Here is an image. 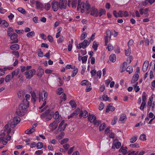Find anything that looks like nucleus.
Here are the masks:
<instances>
[{"instance_id":"9","label":"nucleus","mask_w":155,"mask_h":155,"mask_svg":"<svg viewBox=\"0 0 155 155\" xmlns=\"http://www.w3.org/2000/svg\"><path fill=\"white\" fill-rule=\"evenodd\" d=\"M59 122V121L55 120L50 124L49 126L52 128V130H54L57 127L58 124Z\"/></svg>"},{"instance_id":"31","label":"nucleus","mask_w":155,"mask_h":155,"mask_svg":"<svg viewBox=\"0 0 155 155\" xmlns=\"http://www.w3.org/2000/svg\"><path fill=\"white\" fill-rule=\"evenodd\" d=\"M91 83H88L87 84V87L86 89V92H88L90 91L92 89L91 87Z\"/></svg>"},{"instance_id":"14","label":"nucleus","mask_w":155,"mask_h":155,"mask_svg":"<svg viewBox=\"0 0 155 155\" xmlns=\"http://www.w3.org/2000/svg\"><path fill=\"white\" fill-rule=\"evenodd\" d=\"M64 121L63 120L59 124L58 129L60 131H64L65 129L66 125L64 124Z\"/></svg>"},{"instance_id":"47","label":"nucleus","mask_w":155,"mask_h":155,"mask_svg":"<svg viewBox=\"0 0 155 155\" xmlns=\"http://www.w3.org/2000/svg\"><path fill=\"white\" fill-rule=\"evenodd\" d=\"M59 117V114L58 111H56L54 114L53 117L54 119H57Z\"/></svg>"},{"instance_id":"62","label":"nucleus","mask_w":155,"mask_h":155,"mask_svg":"<svg viewBox=\"0 0 155 155\" xmlns=\"http://www.w3.org/2000/svg\"><path fill=\"white\" fill-rule=\"evenodd\" d=\"M105 124L104 123H103V124H101L99 127V130L100 131L103 130L105 127Z\"/></svg>"},{"instance_id":"56","label":"nucleus","mask_w":155,"mask_h":155,"mask_svg":"<svg viewBox=\"0 0 155 155\" xmlns=\"http://www.w3.org/2000/svg\"><path fill=\"white\" fill-rule=\"evenodd\" d=\"M107 36L105 37H111V32L109 30H107L106 31Z\"/></svg>"},{"instance_id":"18","label":"nucleus","mask_w":155,"mask_h":155,"mask_svg":"<svg viewBox=\"0 0 155 155\" xmlns=\"http://www.w3.org/2000/svg\"><path fill=\"white\" fill-rule=\"evenodd\" d=\"M50 112V110L49 109H47L45 112L43 113L41 115V118H43L46 117L49 115H50L51 114H49Z\"/></svg>"},{"instance_id":"46","label":"nucleus","mask_w":155,"mask_h":155,"mask_svg":"<svg viewBox=\"0 0 155 155\" xmlns=\"http://www.w3.org/2000/svg\"><path fill=\"white\" fill-rule=\"evenodd\" d=\"M93 123H94V124L97 126H98L101 123V121L100 120H97L96 119H95Z\"/></svg>"},{"instance_id":"35","label":"nucleus","mask_w":155,"mask_h":155,"mask_svg":"<svg viewBox=\"0 0 155 155\" xmlns=\"http://www.w3.org/2000/svg\"><path fill=\"white\" fill-rule=\"evenodd\" d=\"M69 104L72 108H75L76 107V104L73 101L71 100L70 101Z\"/></svg>"},{"instance_id":"50","label":"nucleus","mask_w":155,"mask_h":155,"mask_svg":"<svg viewBox=\"0 0 155 155\" xmlns=\"http://www.w3.org/2000/svg\"><path fill=\"white\" fill-rule=\"evenodd\" d=\"M137 84H138V82L136 83V84L134 85V88L136 89L135 90V92H138L140 90V88L138 86H137Z\"/></svg>"},{"instance_id":"39","label":"nucleus","mask_w":155,"mask_h":155,"mask_svg":"<svg viewBox=\"0 0 155 155\" xmlns=\"http://www.w3.org/2000/svg\"><path fill=\"white\" fill-rule=\"evenodd\" d=\"M25 97L26 98V99H24L23 100V102H26V101L27 102H29L28 101V100H30V95L29 94H27L25 96Z\"/></svg>"},{"instance_id":"48","label":"nucleus","mask_w":155,"mask_h":155,"mask_svg":"<svg viewBox=\"0 0 155 155\" xmlns=\"http://www.w3.org/2000/svg\"><path fill=\"white\" fill-rule=\"evenodd\" d=\"M92 47L94 49V50L95 51L97 50L98 46L96 41H94Z\"/></svg>"},{"instance_id":"29","label":"nucleus","mask_w":155,"mask_h":155,"mask_svg":"<svg viewBox=\"0 0 155 155\" xmlns=\"http://www.w3.org/2000/svg\"><path fill=\"white\" fill-rule=\"evenodd\" d=\"M35 35V33L34 31H30L27 33V36L28 38H32Z\"/></svg>"},{"instance_id":"26","label":"nucleus","mask_w":155,"mask_h":155,"mask_svg":"<svg viewBox=\"0 0 155 155\" xmlns=\"http://www.w3.org/2000/svg\"><path fill=\"white\" fill-rule=\"evenodd\" d=\"M19 45L17 44H14L10 46V48L13 50H17L19 49Z\"/></svg>"},{"instance_id":"17","label":"nucleus","mask_w":155,"mask_h":155,"mask_svg":"<svg viewBox=\"0 0 155 155\" xmlns=\"http://www.w3.org/2000/svg\"><path fill=\"white\" fill-rule=\"evenodd\" d=\"M149 62L147 61H146L144 62L142 68L143 71V72H146L148 67Z\"/></svg>"},{"instance_id":"38","label":"nucleus","mask_w":155,"mask_h":155,"mask_svg":"<svg viewBox=\"0 0 155 155\" xmlns=\"http://www.w3.org/2000/svg\"><path fill=\"white\" fill-rule=\"evenodd\" d=\"M127 66V63L126 62H124L123 64V66L122 67V69L121 72L122 73L124 72L126 69V67Z\"/></svg>"},{"instance_id":"16","label":"nucleus","mask_w":155,"mask_h":155,"mask_svg":"<svg viewBox=\"0 0 155 155\" xmlns=\"http://www.w3.org/2000/svg\"><path fill=\"white\" fill-rule=\"evenodd\" d=\"M127 119V117L126 115L124 114H121L120 116L119 119L120 123V124L124 123Z\"/></svg>"},{"instance_id":"53","label":"nucleus","mask_w":155,"mask_h":155,"mask_svg":"<svg viewBox=\"0 0 155 155\" xmlns=\"http://www.w3.org/2000/svg\"><path fill=\"white\" fill-rule=\"evenodd\" d=\"M18 11L23 14H25L26 13L25 10L22 8H18Z\"/></svg>"},{"instance_id":"49","label":"nucleus","mask_w":155,"mask_h":155,"mask_svg":"<svg viewBox=\"0 0 155 155\" xmlns=\"http://www.w3.org/2000/svg\"><path fill=\"white\" fill-rule=\"evenodd\" d=\"M12 53L14 55L15 57L18 58L19 56V52L18 51H13Z\"/></svg>"},{"instance_id":"44","label":"nucleus","mask_w":155,"mask_h":155,"mask_svg":"<svg viewBox=\"0 0 155 155\" xmlns=\"http://www.w3.org/2000/svg\"><path fill=\"white\" fill-rule=\"evenodd\" d=\"M153 101V97H151L149 100V101L147 103L148 105L150 106H151Z\"/></svg>"},{"instance_id":"28","label":"nucleus","mask_w":155,"mask_h":155,"mask_svg":"<svg viewBox=\"0 0 155 155\" xmlns=\"http://www.w3.org/2000/svg\"><path fill=\"white\" fill-rule=\"evenodd\" d=\"M109 59L111 61L114 62L116 61V57L114 54L111 55L109 57Z\"/></svg>"},{"instance_id":"4","label":"nucleus","mask_w":155,"mask_h":155,"mask_svg":"<svg viewBox=\"0 0 155 155\" xmlns=\"http://www.w3.org/2000/svg\"><path fill=\"white\" fill-rule=\"evenodd\" d=\"M90 42V41H88L87 40H84L83 42L80 43L78 44L77 46V47L78 49H80L81 48H82L83 49H85L89 45Z\"/></svg>"},{"instance_id":"23","label":"nucleus","mask_w":155,"mask_h":155,"mask_svg":"<svg viewBox=\"0 0 155 155\" xmlns=\"http://www.w3.org/2000/svg\"><path fill=\"white\" fill-rule=\"evenodd\" d=\"M43 73L44 70L42 68H39L37 70V75L38 76L41 77Z\"/></svg>"},{"instance_id":"11","label":"nucleus","mask_w":155,"mask_h":155,"mask_svg":"<svg viewBox=\"0 0 155 155\" xmlns=\"http://www.w3.org/2000/svg\"><path fill=\"white\" fill-rule=\"evenodd\" d=\"M17 35L15 33H13L11 36L10 38L13 41V42H11L12 43H16L18 42V40L17 38Z\"/></svg>"},{"instance_id":"3","label":"nucleus","mask_w":155,"mask_h":155,"mask_svg":"<svg viewBox=\"0 0 155 155\" xmlns=\"http://www.w3.org/2000/svg\"><path fill=\"white\" fill-rule=\"evenodd\" d=\"M26 103L22 102L19 105L18 108L16 111V114L20 116H22L24 114V112L26 109L29 106V102L26 101Z\"/></svg>"},{"instance_id":"57","label":"nucleus","mask_w":155,"mask_h":155,"mask_svg":"<svg viewBox=\"0 0 155 155\" xmlns=\"http://www.w3.org/2000/svg\"><path fill=\"white\" fill-rule=\"evenodd\" d=\"M110 38L105 37V45H107V43L110 41Z\"/></svg>"},{"instance_id":"40","label":"nucleus","mask_w":155,"mask_h":155,"mask_svg":"<svg viewBox=\"0 0 155 155\" xmlns=\"http://www.w3.org/2000/svg\"><path fill=\"white\" fill-rule=\"evenodd\" d=\"M125 55L126 56H129L130 54L131 53L130 48H128L127 50H125Z\"/></svg>"},{"instance_id":"51","label":"nucleus","mask_w":155,"mask_h":155,"mask_svg":"<svg viewBox=\"0 0 155 155\" xmlns=\"http://www.w3.org/2000/svg\"><path fill=\"white\" fill-rule=\"evenodd\" d=\"M137 136H134L130 139V142L132 143H134L137 140Z\"/></svg>"},{"instance_id":"33","label":"nucleus","mask_w":155,"mask_h":155,"mask_svg":"<svg viewBox=\"0 0 155 155\" xmlns=\"http://www.w3.org/2000/svg\"><path fill=\"white\" fill-rule=\"evenodd\" d=\"M35 131V129H34V128H32L31 129H29L25 130V133L27 134H30L34 132Z\"/></svg>"},{"instance_id":"27","label":"nucleus","mask_w":155,"mask_h":155,"mask_svg":"<svg viewBox=\"0 0 155 155\" xmlns=\"http://www.w3.org/2000/svg\"><path fill=\"white\" fill-rule=\"evenodd\" d=\"M127 148L126 147H122L119 150V152H121L124 155H125L127 152L126 149Z\"/></svg>"},{"instance_id":"64","label":"nucleus","mask_w":155,"mask_h":155,"mask_svg":"<svg viewBox=\"0 0 155 155\" xmlns=\"http://www.w3.org/2000/svg\"><path fill=\"white\" fill-rule=\"evenodd\" d=\"M105 88V87L104 85L103 84L100 86L99 90L101 92H103Z\"/></svg>"},{"instance_id":"8","label":"nucleus","mask_w":155,"mask_h":155,"mask_svg":"<svg viewBox=\"0 0 155 155\" xmlns=\"http://www.w3.org/2000/svg\"><path fill=\"white\" fill-rule=\"evenodd\" d=\"M51 5L52 9L54 12L57 11L58 9L59 8L58 3L57 1H52Z\"/></svg>"},{"instance_id":"52","label":"nucleus","mask_w":155,"mask_h":155,"mask_svg":"<svg viewBox=\"0 0 155 155\" xmlns=\"http://www.w3.org/2000/svg\"><path fill=\"white\" fill-rule=\"evenodd\" d=\"M2 24L5 27H7L9 25L8 23L5 20H2Z\"/></svg>"},{"instance_id":"58","label":"nucleus","mask_w":155,"mask_h":155,"mask_svg":"<svg viewBox=\"0 0 155 155\" xmlns=\"http://www.w3.org/2000/svg\"><path fill=\"white\" fill-rule=\"evenodd\" d=\"M130 146L131 147H136L137 148H138L139 147V144L137 143L134 144H130Z\"/></svg>"},{"instance_id":"32","label":"nucleus","mask_w":155,"mask_h":155,"mask_svg":"<svg viewBox=\"0 0 155 155\" xmlns=\"http://www.w3.org/2000/svg\"><path fill=\"white\" fill-rule=\"evenodd\" d=\"M31 100L34 102H36L37 98L36 97V95L35 92H33L31 94Z\"/></svg>"},{"instance_id":"43","label":"nucleus","mask_w":155,"mask_h":155,"mask_svg":"<svg viewBox=\"0 0 155 155\" xmlns=\"http://www.w3.org/2000/svg\"><path fill=\"white\" fill-rule=\"evenodd\" d=\"M87 36V33L85 32H83L81 35V40H83Z\"/></svg>"},{"instance_id":"60","label":"nucleus","mask_w":155,"mask_h":155,"mask_svg":"<svg viewBox=\"0 0 155 155\" xmlns=\"http://www.w3.org/2000/svg\"><path fill=\"white\" fill-rule=\"evenodd\" d=\"M68 138L64 139L61 140L60 143L61 144H63L65 143H66L68 141Z\"/></svg>"},{"instance_id":"63","label":"nucleus","mask_w":155,"mask_h":155,"mask_svg":"<svg viewBox=\"0 0 155 155\" xmlns=\"http://www.w3.org/2000/svg\"><path fill=\"white\" fill-rule=\"evenodd\" d=\"M106 48L108 49L109 51H110L113 50V47L111 44H109Z\"/></svg>"},{"instance_id":"24","label":"nucleus","mask_w":155,"mask_h":155,"mask_svg":"<svg viewBox=\"0 0 155 155\" xmlns=\"http://www.w3.org/2000/svg\"><path fill=\"white\" fill-rule=\"evenodd\" d=\"M148 9L147 8H146L145 9H143V8H141L140 9L139 12L140 14L142 15L143 14L145 15L147 14L148 13Z\"/></svg>"},{"instance_id":"6","label":"nucleus","mask_w":155,"mask_h":155,"mask_svg":"<svg viewBox=\"0 0 155 155\" xmlns=\"http://www.w3.org/2000/svg\"><path fill=\"white\" fill-rule=\"evenodd\" d=\"M36 73V70L35 69H32L29 71L28 72H26L25 74L26 75V78L27 79H30L33 76L34 74H35Z\"/></svg>"},{"instance_id":"59","label":"nucleus","mask_w":155,"mask_h":155,"mask_svg":"<svg viewBox=\"0 0 155 155\" xmlns=\"http://www.w3.org/2000/svg\"><path fill=\"white\" fill-rule=\"evenodd\" d=\"M88 83H89V82H88L86 80H84L83 81H82L81 82V85L84 86V85H87V84Z\"/></svg>"},{"instance_id":"25","label":"nucleus","mask_w":155,"mask_h":155,"mask_svg":"<svg viewBox=\"0 0 155 155\" xmlns=\"http://www.w3.org/2000/svg\"><path fill=\"white\" fill-rule=\"evenodd\" d=\"M20 70V69L17 68L13 71L12 73V78H13L15 76H17Z\"/></svg>"},{"instance_id":"45","label":"nucleus","mask_w":155,"mask_h":155,"mask_svg":"<svg viewBox=\"0 0 155 155\" xmlns=\"http://www.w3.org/2000/svg\"><path fill=\"white\" fill-rule=\"evenodd\" d=\"M139 138L141 140H146V136L145 134H143L140 135Z\"/></svg>"},{"instance_id":"37","label":"nucleus","mask_w":155,"mask_h":155,"mask_svg":"<svg viewBox=\"0 0 155 155\" xmlns=\"http://www.w3.org/2000/svg\"><path fill=\"white\" fill-rule=\"evenodd\" d=\"M51 7V5L49 3H46L45 4V9L47 11Z\"/></svg>"},{"instance_id":"2","label":"nucleus","mask_w":155,"mask_h":155,"mask_svg":"<svg viewBox=\"0 0 155 155\" xmlns=\"http://www.w3.org/2000/svg\"><path fill=\"white\" fill-rule=\"evenodd\" d=\"M20 118L18 117H15L14 118L12 121H10L6 124L4 127V131L8 134L10 133L11 128L15 127L20 121Z\"/></svg>"},{"instance_id":"10","label":"nucleus","mask_w":155,"mask_h":155,"mask_svg":"<svg viewBox=\"0 0 155 155\" xmlns=\"http://www.w3.org/2000/svg\"><path fill=\"white\" fill-rule=\"evenodd\" d=\"M68 5L70 7L71 5L72 7L74 8H75L77 5V0H68Z\"/></svg>"},{"instance_id":"20","label":"nucleus","mask_w":155,"mask_h":155,"mask_svg":"<svg viewBox=\"0 0 155 155\" xmlns=\"http://www.w3.org/2000/svg\"><path fill=\"white\" fill-rule=\"evenodd\" d=\"M96 119V116L93 114H89L88 117V120H89L91 123L94 122Z\"/></svg>"},{"instance_id":"55","label":"nucleus","mask_w":155,"mask_h":155,"mask_svg":"<svg viewBox=\"0 0 155 155\" xmlns=\"http://www.w3.org/2000/svg\"><path fill=\"white\" fill-rule=\"evenodd\" d=\"M6 139L5 138H0V140L2 141V143L3 145H6L7 143V140H6Z\"/></svg>"},{"instance_id":"7","label":"nucleus","mask_w":155,"mask_h":155,"mask_svg":"<svg viewBox=\"0 0 155 155\" xmlns=\"http://www.w3.org/2000/svg\"><path fill=\"white\" fill-rule=\"evenodd\" d=\"M58 3L59 8L61 9L66 8L67 6V1L66 0H60Z\"/></svg>"},{"instance_id":"22","label":"nucleus","mask_w":155,"mask_h":155,"mask_svg":"<svg viewBox=\"0 0 155 155\" xmlns=\"http://www.w3.org/2000/svg\"><path fill=\"white\" fill-rule=\"evenodd\" d=\"M115 107L112 106V104L110 103L107 106L106 110V112H108L109 110L113 111L115 110Z\"/></svg>"},{"instance_id":"13","label":"nucleus","mask_w":155,"mask_h":155,"mask_svg":"<svg viewBox=\"0 0 155 155\" xmlns=\"http://www.w3.org/2000/svg\"><path fill=\"white\" fill-rule=\"evenodd\" d=\"M36 7L37 9L42 10L44 8V5L43 3L39 1H37L36 2Z\"/></svg>"},{"instance_id":"5","label":"nucleus","mask_w":155,"mask_h":155,"mask_svg":"<svg viewBox=\"0 0 155 155\" xmlns=\"http://www.w3.org/2000/svg\"><path fill=\"white\" fill-rule=\"evenodd\" d=\"M89 4L88 3L86 2V4L84 2H81V3H78L77 9L79 10V9L81 10V12L82 13L84 12L85 9L87 10V5Z\"/></svg>"},{"instance_id":"21","label":"nucleus","mask_w":155,"mask_h":155,"mask_svg":"<svg viewBox=\"0 0 155 155\" xmlns=\"http://www.w3.org/2000/svg\"><path fill=\"white\" fill-rule=\"evenodd\" d=\"M82 116L84 117L85 118L88 116V113L86 110H84V112L82 111H81L79 114V117H82Z\"/></svg>"},{"instance_id":"19","label":"nucleus","mask_w":155,"mask_h":155,"mask_svg":"<svg viewBox=\"0 0 155 155\" xmlns=\"http://www.w3.org/2000/svg\"><path fill=\"white\" fill-rule=\"evenodd\" d=\"M118 14L119 15V16L121 17L123 16L125 17L128 16V13L126 11H120L118 12Z\"/></svg>"},{"instance_id":"30","label":"nucleus","mask_w":155,"mask_h":155,"mask_svg":"<svg viewBox=\"0 0 155 155\" xmlns=\"http://www.w3.org/2000/svg\"><path fill=\"white\" fill-rule=\"evenodd\" d=\"M126 70L127 72H129V74H130L133 72V69L132 66H129L127 68Z\"/></svg>"},{"instance_id":"42","label":"nucleus","mask_w":155,"mask_h":155,"mask_svg":"<svg viewBox=\"0 0 155 155\" xmlns=\"http://www.w3.org/2000/svg\"><path fill=\"white\" fill-rule=\"evenodd\" d=\"M18 96L19 98H22L24 97L23 92L22 91H20L18 93Z\"/></svg>"},{"instance_id":"12","label":"nucleus","mask_w":155,"mask_h":155,"mask_svg":"<svg viewBox=\"0 0 155 155\" xmlns=\"http://www.w3.org/2000/svg\"><path fill=\"white\" fill-rule=\"evenodd\" d=\"M121 146L120 142L118 141V140H115L113 143V145L112 147V149H115L116 147L117 149H119Z\"/></svg>"},{"instance_id":"1","label":"nucleus","mask_w":155,"mask_h":155,"mask_svg":"<svg viewBox=\"0 0 155 155\" xmlns=\"http://www.w3.org/2000/svg\"><path fill=\"white\" fill-rule=\"evenodd\" d=\"M86 6L87 13L90 14L91 15L95 17H100L105 13L106 11L104 9L100 8L98 10L94 6H91L89 4H87Z\"/></svg>"},{"instance_id":"41","label":"nucleus","mask_w":155,"mask_h":155,"mask_svg":"<svg viewBox=\"0 0 155 155\" xmlns=\"http://www.w3.org/2000/svg\"><path fill=\"white\" fill-rule=\"evenodd\" d=\"M78 72V69L77 68H75L72 71V74H71L72 77H74L75 76L77 73Z\"/></svg>"},{"instance_id":"34","label":"nucleus","mask_w":155,"mask_h":155,"mask_svg":"<svg viewBox=\"0 0 155 155\" xmlns=\"http://www.w3.org/2000/svg\"><path fill=\"white\" fill-rule=\"evenodd\" d=\"M12 78L11 75L8 74L7 75L5 78V82L6 83L9 82L11 80Z\"/></svg>"},{"instance_id":"15","label":"nucleus","mask_w":155,"mask_h":155,"mask_svg":"<svg viewBox=\"0 0 155 155\" xmlns=\"http://www.w3.org/2000/svg\"><path fill=\"white\" fill-rule=\"evenodd\" d=\"M80 111V109L79 108H77L74 112L68 116V119H70L71 118L74 117L75 116H76L79 113Z\"/></svg>"},{"instance_id":"61","label":"nucleus","mask_w":155,"mask_h":155,"mask_svg":"<svg viewBox=\"0 0 155 155\" xmlns=\"http://www.w3.org/2000/svg\"><path fill=\"white\" fill-rule=\"evenodd\" d=\"M74 148V147H73L70 148L69 150L68 151V153L69 154H71L73 151Z\"/></svg>"},{"instance_id":"54","label":"nucleus","mask_w":155,"mask_h":155,"mask_svg":"<svg viewBox=\"0 0 155 155\" xmlns=\"http://www.w3.org/2000/svg\"><path fill=\"white\" fill-rule=\"evenodd\" d=\"M63 92V89L61 87L59 88L58 90L57 94L60 95Z\"/></svg>"},{"instance_id":"36","label":"nucleus","mask_w":155,"mask_h":155,"mask_svg":"<svg viewBox=\"0 0 155 155\" xmlns=\"http://www.w3.org/2000/svg\"><path fill=\"white\" fill-rule=\"evenodd\" d=\"M36 147L38 149H41L43 147V143L41 142H39L37 143Z\"/></svg>"}]
</instances>
